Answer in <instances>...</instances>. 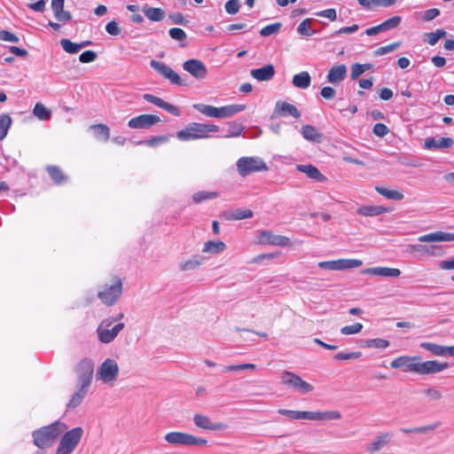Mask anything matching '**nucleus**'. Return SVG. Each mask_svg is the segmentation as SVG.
I'll list each match as a JSON object with an SVG mask.
<instances>
[{
  "label": "nucleus",
  "mask_w": 454,
  "mask_h": 454,
  "mask_svg": "<svg viewBox=\"0 0 454 454\" xmlns=\"http://www.w3.org/2000/svg\"><path fill=\"white\" fill-rule=\"evenodd\" d=\"M224 9L228 14L234 15L239 12L240 4L238 0H229L225 3Z\"/></svg>",
  "instance_id": "60"
},
{
  "label": "nucleus",
  "mask_w": 454,
  "mask_h": 454,
  "mask_svg": "<svg viewBox=\"0 0 454 454\" xmlns=\"http://www.w3.org/2000/svg\"><path fill=\"white\" fill-rule=\"evenodd\" d=\"M255 364H241L237 365H227L223 368V372H239L243 370H254Z\"/></svg>",
  "instance_id": "61"
},
{
  "label": "nucleus",
  "mask_w": 454,
  "mask_h": 454,
  "mask_svg": "<svg viewBox=\"0 0 454 454\" xmlns=\"http://www.w3.org/2000/svg\"><path fill=\"white\" fill-rule=\"evenodd\" d=\"M145 17L152 21H160L165 18V12L161 8L145 5L143 8Z\"/></svg>",
  "instance_id": "34"
},
{
  "label": "nucleus",
  "mask_w": 454,
  "mask_h": 454,
  "mask_svg": "<svg viewBox=\"0 0 454 454\" xmlns=\"http://www.w3.org/2000/svg\"><path fill=\"white\" fill-rule=\"evenodd\" d=\"M408 251L433 257H440L444 254V248L440 245L412 244L408 247Z\"/></svg>",
  "instance_id": "16"
},
{
  "label": "nucleus",
  "mask_w": 454,
  "mask_h": 454,
  "mask_svg": "<svg viewBox=\"0 0 454 454\" xmlns=\"http://www.w3.org/2000/svg\"><path fill=\"white\" fill-rule=\"evenodd\" d=\"M258 244L260 245H272L278 247H286L290 244L287 237L281 235H275L270 231H262L258 237Z\"/></svg>",
  "instance_id": "18"
},
{
  "label": "nucleus",
  "mask_w": 454,
  "mask_h": 454,
  "mask_svg": "<svg viewBox=\"0 0 454 454\" xmlns=\"http://www.w3.org/2000/svg\"><path fill=\"white\" fill-rule=\"evenodd\" d=\"M246 109L245 105H228L218 107V118H228Z\"/></svg>",
  "instance_id": "31"
},
{
  "label": "nucleus",
  "mask_w": 454,
  "mask_h": 454,
  "mask_svg": "<svg viewBox=\"0 0 454 454\" xmlns=\"http://www.w3.org/2000/svg\"><path fill=\"white\" fill-rule=\"evenodd\" d=\"M392 437L393 434L390 432L380 434L367 444L366 449L371 452H379L390 442Z\"/></svg>",
  "instance_id": "21"
},
{
  "label": "nucleus",
  "mask_w": 454,
  "mask_h": 454,
  "mask_svg": "<svg viewBox=\"0 0 454 454\" xmlns=\"http://www.w3.org/2000/svg\"><path fill=\"white\" fill-rule=\"evenodd\" d=\"M281 383L286 386L292 387L294 389L302 394L313 391L314 387L309 383L304 381L300 376L289 371H284L281 373Z\"/></svg>",
  "instance_id": "10"
},
{
  "label": "nucleus",
  "mask_w": 454,
  "mask_h": 454,
  "mask_svg": "<svg viewBox=\"0 0 454 454\" xmlns=\"http://www.w3.org/2000/svg\"><path fill=\"white\" fill-rule=\"evenodd\" d=\"M375 191L384 196L385 198L392 200H402L404 198V195L402 192L396 190H389L385 187L376 186Z\"/></svg>",
  "instance_id": "36"
},
{
  "label": "nucleus",
  "mask_w": 454,
  "mask_h": 454,
  "mask_svg": "<svg viewBox=\"0 0 454 454\" xmlns=\"http://www.w3.org/2000/svg\"><path fill=\"white\" fill-rule=\"evenodd\" d=\"M114 322H115L114 318H106L98 326L97 333L98 340L102 343H110L113 341L125 326L123 323H119L112 329H109Z\"/></svg>",
  "instance_id": "8"
},
{
  "label": "nucleus",
  "mask_w": 454,
  "mask_h": 454,
  "mask_svg": "<svg viewBox=\"0 0 454 454\" xmlns=\"http://www.w3.org/2000/svg\"><path fill=\"white\" fill-rule=\"evenodd\" d=\"M422 394L428 402H439L442 399V392L436 387H427L422 390Z\"/></svg>",
  "instance_id": "38"
},
{
  "label": "nucleus",
  "mask_w": 454,
  "mask_h": 454,
  "mask_svg": "<svg viewBox=\"0 0 454 454\" xmlns=\"http://www.w3.org/2000/svg\"><path fill=\"white\" fill-rule=\"evenodd\" d=\"M143 98L145 101H147L149 103H152V104L157 106L158 107H160V108L164 109L165 111H167L168 113L171 114H173L175 116H179L180 115V111H179L177 106L164 101L160 98H158V97L153 96L152 94L146 93V94L143 95Z\"/></svg>",
  "instance_id": "23"
},
{
  "label": "nucleus",
  "mask_w": 454,
  "mask_h": 454,
  "mask_svg": "<svg viewBox=\"0 0 454 454\" xmlns=\"http://www.w3.org/2000/svg\"><path fill=\"white\" fill-rule=\"evenodd\" d=\"M362 274L373 275L386 278H397L401 275V270L396 268L388 267H372L364 269Z\"/></svg>",
  "instance_id": "24"
},
{
  "label": "nucleus",
  "mask_w": 454,
  "mask_h": 454,
  "mask_svg": "<svg viewBox=\"0 0 454 454\" xmlns=\"http://www.w3.org/2000/svg\"><path fill=\"white\" fill-rule=\"evenodd\" d=\"M244 129V126L240 123L237 122H230L229 123V133L224 136V137H239Z\"/></svg>",
  "instance_id": "56"
},
{
  "label": "nucleus",
  "mask_w": 454,
  "mask_h": 454,
  "mask_svg": "<svg viewBox=\"0 0 454 454\" xmlns=\"http://www.w3.org/2000/svg\"><path fill=\"white\" fill-rule=\"evenodd\" d=\"M201 264V260L199 256L182 262L179 263V270L182 271L191 270L197 269Z\"/></svg>",
  "instance_id": "51"
},
{
  "label": "nucleus",
  "mask_w": 454,
  "mask_h": 454,
  "mask_svg": "<svg viewBox=\"0 0 454 454\" xmlns=\"http://www.w3.org/2000/svg\"><path fill=\"white\" fill-rule=\"evenodd\" d=\"M33 114L42 121H46L51 118V111L47 109L42 103H36Z\"/></svg>",
  "instance_id": "49"
},
{
  "label": "nucleus",
  "mask_w": 454,
  "mask_h": 454,
  "mask_svg": "<svg viewBox=\"0 0 454 454\" xmlns=\"http://www.w3.org/2000/svg\"><path fill=\"white\" fill-rule=\"evenodd\" d=\"M225 247V243L221 240H209L204 244L202 252L207 254H219L222 253Z\"/></svg>",
  "instance_id": "35"
},
{
  "label": "nucleus",
  "mask_w": 454,
  "mask_h": 454,
  "mask_svg": "<svg viewBox=\"0 0 454 454\" xmlns=\"http://www.w3.org/2000/svg\"><path fill=\"white\" fill-rule=\"evenodd\" d=\"M83 434V429L80 427L67 431L59 444L55 454H71L79 444Z\"/></svg>",
  "instance_id": "5"
},
{
  "label": "nucleus",
  "mask_w": 454,
  "mask_h": 454,
  "mask_svg": "<svg viewBox=\"0 0 454 454\" xmlns=\"http://www.w3.org/2000/svg\"><path fill=\"white\" fill-rule=\"evenodd\" d=\"M192 420L197 427L207 431L223 430L227 427L226 424L222 422H213L208 416L202 413H195Z\"/></svg>",
  "instance_id": "14"
},
{
  "label": "nucleus",
  "mask_w": 454,
  "mask_h": 454,
  "mask_svg": "<svg viewBox=\"0 0 454 454\" xmlns=\"http://www.w3.org/2000/svg\"><path fill=\"white\" fill-rule=\"evenodd\" d=\"M453 145L454 140L451 137H441L439 139L427 137L424 143V146L427 150L447 149L452 147Z\"/></svg>",
  "instance_id": "27"
},
{
  "label": "nucleus",
  "mask_w": 454,
  "mask_h": 454,
  "mask_svg": "<svg viewBox=\"0 0 454 454\" xmlns=\"http://www.w3.org/2000/svg\"><path fill=\"white\" fill-rule=\"evenodd\" d=\"M160 121V119L158 115L145 114L130 119L128 126L130 129H149Z\"/></svg>",
  "instance_id": "15"
},
{
  "label": "nucleus",
  "mask_w": 454,
  "mask_h": 454,
  "mask_svg": "<svg viewBox=\"0 0 454 454\" xmlns=\"http://www.w3.org/2000/svg\"><path fill=\"white\" fill-rule=\"evenodd\" d=\"M278 412L292 419L335 420L341 418L340 413L337 411H302L279 409Z\"/></svg>",
  "instance_id": "3"
},
{
  "label": "nucleus",
  "mask_w": 454,
  "mask_h": 454,
  "mask_svg": "<svg viewBox=\"0 0 454 454\" xmlns=\"http://www.w3.org/2000/svg\"><path fill=\"white\" fill-rule=\"evenodd\" d=\"M88 389H89V387L79 386L78 391L75 392L72 395L69 403H67V407L68 408H75L78 405H80L82 403V400L84 399V397L88 392Z\"/></svg>",
  "instance_id": "39"
},
{
  "label": "nucleus",
  "mask_w": 454,
  "mask_h": 454,
  "mask_svg": "<svg viewBox=\"0 0 454 454\" xmlns=\"http://www.w3.org/2000/svg\"><path fill=\"white\" fill-rule=\"evenodd\" d=\"M151 67L158 72L160 75L165 77L166 79L169 80L170 82L176 85H183V81L181 77L178 75L177 73H176L171 67L167 66L166 64L157 61V60H151L150 63Z\"/></svg>",
  "instance_id": "13"
},
{
  "label": "nucleus",
  "mask_w": 454,
  "mask_h": 454,
  "mask_svg": "<svg viewBox=\"0 0 454 454\" xmlns=\"http://www.w3.org/2000/svg\"><path fill=\"white\" fill-rule=\"evenodd\" d=\"M237 170L242 176H247L254 172L268 170L267 164L258 157H241L237 161Z\"/></svg>",
  "instance_id": "7"
},
{
  "label": "nucleus",
  "mask_w": 454,
  "mask_h": 454,
  "mask_svg": "<svg viewBox=\"0 0 454 454\" xmlns=\"http://www.w3.org/2000/svg\"><path fill=\"white\" fill-rule=\"evenodd\" d=\"M356 212L364 216H377L387 213L389 210L383 206L365 205L358 207Z\"/></svg>",
  "instance_id": "29"
},
{
  "label": "nucleus",
  "mask_w": 454,
  "mask_h": 454,
  "mask_svg": "<svg viewBox=\"0 0 454 454\" xmlns=\"http://www.w3.org/2000/svg\"><path fill=\"white\" fill-rule=\"evenodd\" d=\"M401 45V42H395L391 44L378 48L374 51L375 56H383L395 51Z\"/></svg>",
  "instance_id": "57"
},
{
  "label": "nucleus",
  "mask_w": 454,
  "mask_h": 454,
  "mask_svg": "<svg viewBox=\"0 0 454 454\" xmlns=\"http://www.w3.org/2000/svg\"><path fill=\"white\" fill-rule=\"evenodd\" d=\"M165 441L172 445H183V446H203L207 443V439L197 437L193 434L173 431L167 433L164 435Z\"/></svg>",
  "instance_id": "6"
},
{
  "label": "nucleus",
  "mask_w": 454,
  "mask_h": 454,
  "mask_svg": "<svg viewBox=\"0 0 454 454\" xmlns=\"http://www.w3.org/2000/svg\"><path fill=\"white\" fill-rule=\"evenodd\" d=\"M362 353L360 351L354 352H340L334 355L335 360H349V359H357L361 356Z\"/></svg>",
  "instance_id": "59"
},
{
  "label": "nucleus",
  "mask_w": 454,
  "mask_h": 454,
  "mask_svg": "<svg viewBox=\"0 0 454 454\" xmlns=\"http://www.w3.org/2000/svg\"><path fill=\"white\" fill-rule=\"evenodd\" d=\"M400 23H401V17L394 16V17H391L390 19L385 20L380 25H381V27H383L382 30L384 32V31H387V30L396 27Z\"/></svg>",
  "instance_id": "58"
},
{
  "label": "nucleus",
  "mask_w": 454,
  "mask_h": 454,
  "mask_svg": "<svg viewBox=\"0 0 454 454\" xmlns=\"http://www.w3.org/2000/svg\"><path fill=\"white\" fill-rule=\"evenodd\" d=\"M250 75L258 82H268L275 75V67L269 64L260 68L252 69Z\"/></svg>",
  "instance_id": "26"
},
{
  "label": "nucleus",
  "mask_w": 454,
  "mask_h": 454,
  "mask_svg": "<svg viewBox=\"0 0 454 454\" xmlns=\"http://www.w3.org/2000/svg\"><path fill=\"white\" fill-rule=\"evenodd\" d=\"M120 367L116 360L106 358L98 368L96 380L107 386H114L118 380Z\"/></svg>",
  "instance_id": "4"
},
{
  "label": "nucleus",
  "mask_w": 454,
  "mask_h": 454,
  "mask_svg": "<svg viewBox=\"0 0 454 454\" xmlns=\"http://www.w3.org/2000/svg\"><path fill=\"white\" fill-rule=\"evenodd\" d=\"M363 329V325L361 323H356L351 325H345L341 327L340 333L343 335H355L359 333Z\"/></svg>",
  "instance_id": "55"
},
{
  "label": "nucleus",
  "mask_w": 454,
  "mask_h": 454,
  "mask_svg": "<svg viewBox=\"0 0 454 454\" xmlns=\"http://www.w3.org/2000/svg\"><path fill=\"white\" fill-rule=\"evenodd\" d=\"M390 343L388 340L384 339H368L363 341V346L366 348H374L378 349H384L389 347Z\"/></svg>",
  "instance_id": "42"
},
{
  "label": "nucleus",
  "mask_w": 454,
  "mask_h": 454,
  "mask_svg": "<svg viewBox=\"0 0 454 454\" xmlns=\"http://www.w3.org/2000/svg\"><path fill=\"white\" fill-rule=\"evenodd\" d=\"M169 36L176 41H184L187 37L184 30L179 27H172L168 31Z\"/></svg>",
  "instance_id": "62"
},
{
  "label": "nucleus",
  "mask_w": 454,
  "mask_h": 454,
  "mask_svg": "<svg viewBox=\"0 0 454 454\" xmlns=\"http://www.w3.org/2000/svg\"><path fill=\"white\" fill-rule=\"evenodd\" d=\"M446 35V31L442 28L436 29L434 32L425 34V41L430 45H434L437 42Z\"/></svg>",
  "instance_id": "48"
},
{
  "label": "nucleus",
  "mask_w": 454,
  "mask_h": 454,
  "mask_svg": "<svg viewBox=\"0 0 454 454\" xmlns=\"http://www.w3.org/2000/svg\"><path fill=\"white\" fill-rule=\"evenodd\" d=\"M253 217L251 209H236L226 215L227 220H243Z\"/></svg>",
  "instance_id": "41"
},
{
  "label": "nucleus",
  "mask_w": 454,
  "mask_h": 454,
  "mask_svg": "<svg viewBox=\"0 0 454 454\" xmlns=\"http://www.w3.org/2000/svg\"><path fill=\"white\" fill-rule=\"evenodd\" d=\"M78 385L90 387L94 372V363L90 358L82 359L74 368Z\"/></svg>",
  "instance_id": "9"
},
{
  "label": "nucleus",
  "mask_w": 454,
  "mask_h": 454,
  "mask_svg": "<svg viewBox=\"0 0 454 454\" xmlns=\"http://www.w3.org/2000/svg\"><path fill=\"white\" fill-rule=\"evenodd\" d=\"M370 64H359L356 63L351 66V73L350 77L353 80L357 79L362 74H364L365 71L369 70L371 68Z\"/></svg>",
  "instance_id": "52"
},
{
  "label": "nucleus",
  "mask_w": 454,
  "mask_h": 454,
  "mask_svg": "<svg viewBox=\"0 0 454 454\" xmlns=\"http://www.w3.org/2000/svg\"><path fill=\"white\" fill-rule=\"evenodd\" d=\"M418 240L422 243H436L454 241V233L435 231L419 236Z\"/></svg>",
  "instance_id": "22"
},
{
  "label": "nucleus",
  "mask_w": 454,
  "mask_h": 454,
  "mask_svg": "<svg viewBox=\"0 0 454 454\" xmlns=\"http://www.w3.org/2000/svg\"><path fill=\"white\" fill-rule=\"evenodd\" d=\"M98 54L94 51H86L79 56V60L82 63H90L96 60Z\"/></svg>",
  "instance_id": "63"
},
{
  "label": "nucleus",
  "mask_w": 454,
  "mask_h": 454,
  "mask_svg": "<svg viewBox=\"0 0 454 454\" xmlns=\"http://www.w3.org/2000/svg\"><path fill=\"white\" fill-rule=\"evenodd\" d=\"M62 49L70 54H75L81 50L79 43H73L71 40L63 38L59 42Z\"/></svg>",
  "instance_id": "50"
},
{
  "label": "nucleus",
  "mask_w": 454,
  "mask_h": 454,
  "mask_svg": "<svg viewBox=\"0 0 454 454\" xmlns=\"http://www.w3.org/2000/svg\"><path fill=\"white\" fill-rule=\"evenodd\" d=\"M67 428V427L64 423L57 421L35 430L33 432L34 443L40 449L48 448Z\"/></svg>",
  "instance_id": "1"
},
{
  "label": "nucleus",
  "mask_w": 454,
  "mask_h": 454,
  "mask_svg": "<svg viewBox=\"0 0 454 454\" xmlns=\"http://www.w3.org/2000/svg\"><path fill=\"white\" fill-rule=\"evenodd\" d=\"M274 114L282 117L291 115L295 119H299L301 115V112L294 105L282 101L277 102L274 108Z\"/></svg>",
  "instance_id": "25"
},
{
  "label": "nucleus",
  "mask_w": 454,
  "mask_h": 454,
  "mask_svg": "<svg viewBox=\"0 0 454 454\" xmlns=\"http://www.w3.org/2000/svg\"><path fill=\"white\" fill-rule=\"evenodd\" d=\"M193 108L208 117L218 118V107L205 104H194Z\"/></svg>",
  "instance_id": "40"
},
{
  "label": "nucleus",
  "mask_w": 454,
  "mask_h": 454,
  "mask_svg": "<svg viewBox=\"0 0 454 454\" xmlns=\"http://www.w3.org/2000/svg\"><path fill=\"white\" fill-rule=\"evenodd\" d=\"M416 356H399L394 359L390 365L394 369H403L404 372L418 373V363H414Z\"/></svg>",
  "instance_id": "20"
},
{
  "label": "nucleus",
  "mask_w": 454,
  "mask_h": 454,
  "mask_svg": "<svg viewBox=\"0 0 454 454\" xmlns=\"http://www.w3.org/2000/svg\"><path fill=\"white\" fill-rule=\"evenodd\" d=\"M183 68L198 80L204 79L207 74V67L200 59H192L184 61L183 64Z\"/></svg>",
  "instance_id": "17"
},
{
  "label": "nucleus",
  "mask_w": 454,
  "mask_h": 454,
  "mask_svg": "<svg viewBox=\"0 0 454 454\" xmlns=\"http://www.w3.org/2000/svg\"><path fill=\"white\" fill-rule=\"evenodd\" d=\"M347 67L344 64L333 66L327 74V81L333 84H338L347 76Z\"/></svg>",
  "instance_id": "28"
},
{
  "label": "nucleus",
  "mask_w": 454,
  "mask_h": 454,
  "mask_svg": "<svg viewBox=\"0 0 454 454\" xmlns=\"http://www.w3.org/2000/svg\"><path fill=\"white\" fill-rule=\"evenodd\" d=\"M301 135L306 140L312 142H319L323 137V135L311 125H303L301 127Z\"/></svg>",
  "instance_id": "33"
},
{
  "label": "nucleus",
  "mask_w": 454,
  "mask_h": 454,
  "mask_svg": "<svg viewBox=\"0 0 454 454\" xmlns=\"http://www.w3.org/2000/svg\"><path fill=\"white\" fill-rule=\"evenodd\" d=\"M90 129L95 131V135L98 138H102L104 141H107L110 137L109 128L106 124H94L90 126Z\"/></svg>",
  "instance_id": "47"
},
{
  "label": "nucleus",
  "mask_w": 454,
  "mask_h": 454,
  "mask_svg": "<svg viewBox=\"0 0 454 454\" xmlns=\"http://www.w3.org/2000/svg\"><path fill=\"white\" fill-rule=\"evenodd\" d=\"M311 82L310 74L307 71L301 72L294 74L293 77V84L299 89H307L309 87Z\"/></svg>",
  "instance_id": "32"
},
{
  "label": "nucleus",
  "mask_w": 454,
  "mask_h": 454,
  "mask_svg": "<svg viewBox=\"0 0 454 454\" xmlns=\"http://www.w3.org/2000/svg\"><path fill=\"white\" fill-rule=\"evenodd\" d=\"M420 347L432 352L436 356H445V346L425 341L420 343Z\"/></svg>",
  "instance_id": "43"
},
{
  "label": "nucleus",
  "mask_w": 454,
  "mask_h": 454,
  "mask_svg": "<svg viewBox=\"0 0 454 454\" xmlns=\"http://www.w3.org/2000/svg\"><path fill=\"white\" fill-rule=\"evenodd\" d=\"M216 197H218V193L215 192L201 191V192H195L192 196V199H193L194 202L200 203L203 200L215 199Z\"/></svg>",
  "instance_id": "54"
},
{
  "label": "nucleus",
  "mask_w": 454,
  "mask_h": 454,
  "mask_svg": "<svg viewBox=\"0 0 454 454\" xmlns=\"http://www.w3.org/2000/svg\"><path fill=\"white\" fill-rule=\"evenodd\" d=\"M122 291L121 281L116 279L114 283L104 291L98 293V296L107 306L113 305L120 297Z\"/></svg>",
  "instance_id": "12"
},
{
  "label": "nucleus",
  "mask_w": 454,
  "mask_h": 454,
  "mask_svg": "<svg viewBox=\"0 0 454 454\" xmlns=\"http://www.w3.org/2000/svg\"><path fill=\"white\" fill-rule=\"evenodd\" d=\"M281 27H282V23L276 22V23H273V24H270V25H268V26L262 27L260 30V35L264 37L270 36L271 35L278 34L280 31Z\"/></svg>",
  "instance_id": "53"
},
{
  "label": "nucleus",
  "mask_w": 454,
  "mask_h": 454,
  "mask_svg": "<svg viewBox=\"0 0 454 454\" xmlns=\"http://www.w3.org/2000/svg\"><path fill=\"white\" fill-rule=\"evenodd\" d=\"M297 169L316 181L325 182L326 180V177L313 165H298Z\"/></svg>",
  "instance_id": "30"
},
{
  "label": "nucleus",
  "mask_w": 454,
  "mask_h": 454,
  "mask_svg": "<svg viewBox=\"0 0 454 454\" xmlns=\"http://www.w3.org/2000/svg\"><path fill=\"white\" fill-rule=\"evenodd\" d=\"M47 172L56 184H61L67 180L62 170L57 166H47Z\"/></svg>",
  "instance_id": "37"
},
{
  "label": "nucleus",
  "mask_w": 454,
  "mask_h": 454,
  "mask_svg": "<svg viewBox=\"0 0 454 454\" xmlns=\"http://www.w3.org/2000/svg\"><path fill=\"white\" fill-rule=\"evenodd\" d=\"M219 129V126L215 124L192 122L185 129L179 130L176 137L183 141L208 138L209 133L217 132Z\"/></svg>",
  "instance_id": "2"
},
{
  "label": "nucleus",
  "mask_w": 454,
  "mask_h": 454,
  "mask_svg": "<svg viewBox=\"0 0 454 454\" xmlns=\"http://www.w3.org/2000/svg\"><path fill=\"white\" fill-rule=\"evenodd\" d=\"M363 265V261L359 259H338L333 261L319 262L317 266L323 270H345L358 268Z\"/></svg>",
  "instance_id": "11"
},
{
  "label": "nucleus",
  "mask_w": 454,
  "mask_h": 454,
  "mask_svg": "<svg viewBox=\"0 0 454 454\" xmlns=\"http://www.w3.org/2000/svg\"><path fill=\"white\" fill-rule=\"evenodd\" d=\"M12 124V118L7 114L0 115V141H2L8 133V130Z\"/></svg>",
  "instance_id": "45"
},
{
  "label": "nucleus",
  "mask_w": 454,
  "mask_h": 454,
  "mask_svg": "<svg viewBox=\"0 0 454 454\" xmlns=\"http://www.w3.org/2000/svg\"><path fill=\"white\" fill-rule=\"evenodd\" d=\"M311 19L303 20L297 27V32L299 35L303 36H310L316 33L315 30L311 29Z\"/></svg>",
  "instance_id": "46"
},
{
  "label": "nucleus",
  "mask_w": 454,
  "mask_h": 454,
  "mask_svg": "<svg viewBox=\"0 0 454 454\" xmlns=\"http://www.w3.org/2000/svg\"><path fill=\"white\" fill-rule=\"evenodd\" d=\"M55 19L59 22H67L72 20V14L64 8L53 12Z\"/></svg>",
  "instance_id": "64"
},
{
  "label": "nucleus",
  "mask_w": 454,
  "mask_h": 454,
  "mask_svg": "<svg viewBox=\"0 0 454 454\" xmlns=\"http://www.w3.org/2000/svg\"><path fill=\"white\" fill-rule=\"evenodd\" d=\"M441 425V422H435L431 425L424 426V427H413V428H402V432L405 434L410 433H416V434H427L428 432L434 431Z\"/></svg>",
  "instance_id": "44"
},
{
  "label": "nucleus",
  "mask_w": 454,
  "mask_h": 454,
  "mask_svg": "<svg viewBox=\"0 0 454 454\" xmlns=\"http://www.w3.org/2000/svg\"><path fill=\"white\" fill-rule=\"evenodd\" d=\"M449 368L447 362H438L436 360H428L422 363H418V374L428 375L441 372Z\"/></svg>",
  "instance_id": "19"
}]
</instances>
